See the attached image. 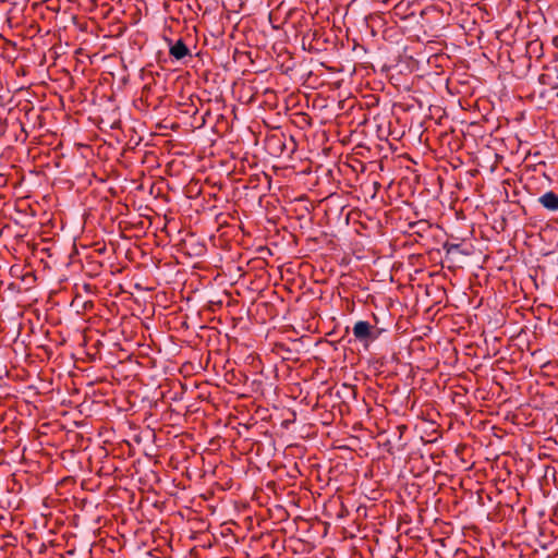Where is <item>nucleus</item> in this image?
Segmentation results:
<instances>
[{"mask_svg":"<svg viewBox=\"0 0 558 558\" xmlns=\"http://www.w3.org/2000/svg\"><path fill=\"white\" fill-rule=\"evenodd\" d=\"M539 203L551 211L558 210V195L554 192H547L539 197Z\"/></svg>","mask_w":558,"mask_h":558,"instance_id":"obj_2","label":"nucleus"},{"mask_svg":"<svg viewBox=\"0 0 558 558\" xmlns=\"http://www.w3.org/2000/svg\"><path fill=\"white\" fill-rule=\"evenodd\" d=\"M353 335L355 339L364 345H367L377 338V332L373 329L369 323L364 320H360L354 324Z\"/></svg>","mask_w":558,"mask_h":558,"instance_id":"obj_1","label":"nucleus"},{"mask_svg":"<svg viewBox=\"0 0 558 558\" xmlns=\"http://www.w3.org/2000/svg\"><path fill=\"white\" fill-rule=\"evenodd\" d=\"M189 49L182 40H178L170 47V54L180 60L189 54Z\"/></svg>","mask_w":558,"mask_h":558,"instance_id":"obj_3","label":"nucleus"}]
</instances>
